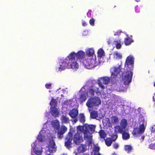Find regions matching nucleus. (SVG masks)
<instances>
[{
  "mask_svg": "<svg viewBox=\"0 0 155 155\" xmlns=\"http://www.w3.org/2000/svg\"><path fill=\"white\" fill-rule=\"evenodd\" d=\"M134 58L132 55L127 57L125 63V71L123 74L122 80L124 85L128 84L131 81L134 68Z\"/></svg>",
  "mask_w": 155,
  "mask_h": 155,
  "instance_id": "obj_1",
  "label": "nucleus"
},
{
  "mask_svg": "<svg viewBox=\"0 0 155 155\" xmlns=\"http://www.w3.org/2000/svg\"><path fill=\"white\" fill-rule=\"evenodd\" d=\"M138 121L140 124L139 127H135L132 132L133 135L135 137H137L143 134L147 125L146 120L144 117L141 114L139 115Z\"/></svg>",
  "mask_w": 155,
  "mask_h": 155,
  "instance_id": "obj_2",
  "label": "nucleus"
},
{
  "mask_svg": "<svg viewBox=\"0 0 155 155\" xmlns=\"http://www.w3.org/2000/svg\"><path fill=\"white\" fill-rule=\"evenodd\" d=\"M101 101L98 97L90 98L86 103V105L89 108L94 106H97L101 104Z\"/></svg>",
  "mask_w": 155,
  "mask_h": 155,
  "instance_id": "obj_3",
  "label": "nucleus"
},
{
  "mask_svg": "<svg viewBox=\"0 0 155 155\" xmlns=\"http://www.w3.org/2000/svg\"><path fill=\"white\" fill-rule=\"evenodd\" d=\"M89 125L85 124L83 127V132L84 134V138L89 141V143H91L92 136H88L87 134L89 132Z\"/></svg>",
  "mask_w": 155,
  "mask_h": 155,
  "instance_id": "obj_4",
  "label": "nucleus"
},
{
  "mask_svg": "<svg viewBox=\"0 0 155 155\" xmlns=\"http://www.w3.org/2000/svg\"><path fill=\"white\" fill-rule=\"evenodd\" d=\"M73 139V134L71 132L68 133L65 138L66 141L64 143L65 146L68 149L71 147V141Z\"/></svg>",
  "mask_w": 155,
  "mask_h": 155,
  "instance_id": "obj_5",
  "label": "nucleus"
},
{
  "mask_svg": "<svg viewBox=\"0 0 155 155\" xmlns=\"http://www.w3.org/2000/svg\"><path fill=\"white\" fill-rule=\"evenodd\" d=\"M68 61V60H67V58L61 60V62L60 63V66L58 67L59 70L63 71L66 68H68V64H70Z\"/></svg>",
  "mask_w": 155,
  "mask_h": 155,
  "instance_id": "obj_6",
  "label": "nucleus"
},
{
  "mask_svg": "<svg viewBox=\"0 0 155 155\" xmlns=\"http://www.w3.org/2000/svg\"><path fill=\"white\" fill-rule=\"evenodd\" d=\"M74 142L76 144L78 145L83 141V138L78 132H77L74 135L73 138Z\"/></svg>",
  "mask_w": 155,
  "mask_h": 155,
  "instance_id": "obj_7",
  "label": "nucleus"
},
{
  "mask_svg": "<svg viewBox=\"0 0 155 155\" xmlns=\"http://www.w3.org/2000/svg\"><path fill=\"white\" fill-rule=\"evenodd\" d=\"M67 128L65 126H62L60 130L58 131L57 134L58 137L61 139L63 137V135L67 131Z\"/></svg>",
  "mask_w": 155,
  "mask_h": 155,
  "instance_id": "obj_8",
  "label": "nucleus"
},
{
  "mask_svg": "<svg viewBox=\"0 0 155 155\" xmlns=\"http://www.w3.org/2000/svg\"><path fill=\"white\" fill-rule=\"evenodd\" d=\"M119 66L118 68L113 67L110 69L111 75L114 77H117L119 74L121 69Z\"/></svg>",
  "mask_w": 155,
  "mask_h": 155,
  "instance_id": "obj_9",
  "label": "nucleus"
},
{
  "mask_svg": "<svg viewBox=\"0 0 155 155\" xmlns=\"http://www.w3.org/2000/svg\"><path fill=\"white\" fill-rule=\"evenodd\" d=\"M88 63H86L85 61V66L88 68H93L94 66V60L91 58H89L88 60Z\"/></svg>",
  "mask_w": 155,
  "mask_h": 155,
  "instance_id": "obj_10",
  "label": "nucleus"
},
{
  "mask_svg": "<svg viewBox=\"0 0 155 155\" xmlns=\"http://www.w3.org/2000/svg\"><path fill=\"white\" fill-rule=\"evenodd\" d=\"M68 114L72 118H76L78 114V110L75 108L73 109L69 112Z\"/></svg>",
  "mask_w": 155,
  "mask_h": 155,
  "instance_id": "obj_11",
  "label": "nucleus"
},
{
  "mask_svg": "<svg viewBox=\"0 0 155 155\" xmlns=\"http://www.w3.org/2000/svg\"><path fill=\"white\" fill-rule=\"evenodd\" d=\"M55 146V144L54 141H52L48 145V150L50 153H53L56 151V147Z\"/></svg>",
  "mask_w": 155,
  "mask_h": 155,
  "instance_id": "obj_12",
  "label": "nucleus"
},
{
  "mask_svg": "<svg viewBox=\"0 0 155 155\" xmlns=\"http://www.w3.org/2000/svg\"><path fill=\"white\" fill-rule=\"evenodd\" d=\"M76 58V53L74 52H72L66 58H67V60L69 61V63H70L72 62L73 60H74Z\"/></svg>",
  "mask_w": 155,
  "mask_h": 155,
  "instance_id": "obj_13",
  "label": "nucleus"
},
{
  "mask_svg": "<svg viewBox=\"0 0 155 155\" xmlns=\"http://www.w3.org/2000/svg\"><path fill=\"white\" fill-rule=\"evenodd\" d=\"M68 68H72L77 70L79 68V65L76 61H73L71 62L70 64H68Z\"/></svg>",
  "mask_w": 155,
  "mask_h": 155,
  "instance_id": "obj_14",
  "label": "nucleus"
},
{
  "mask_svg": "<svg viewBox=\"0 0 155 155\" xmlns=\"http://www.w3.org/2000/svg\"><path fill=\"white\" fill-rule=\"evenodd\" d=\"M87 150L86 146L85 144H81L78 149L77 151L78 153H80L84 152Z\"/></svg>",
  "mask_w": 155,
  "mask_h": 155,
  "instance_id": "obj_15",
  "label": "nucleus"
},
{
  "mask_svg": "<svg viewBox=\"0 0 155 155\" xmlns=\"http://www.w3.org/2000/svg\"><path fill=\"white\" fill-rule=\"evenodd\" d=\"M32 148L33 149V150L34 153L37 155H40L41 154L42 150H38L36 147V145L35 143H33L31 144Z\"/></svg>",
  "mask_w": 155,
  "mask_h": 155,
  "instance_id": "obj_16",
  "label": "nucleus"
},
{
  "mask_svg": "<svg viewBox=\"0 0 155 155\" xmlns=\"http://www.w3.org/2000/svg\"><path fill=\"white\" fill-rule=\"evenodd\" d=\"M76 54L77 61L78 59L82 60L84 58L85 56V53L82 51H79Z\"/></svg>",
  "mask_w": 155,
  "mask_h": 155,
  "instance_id": "obj_17",
  "label": "nucleus"
},
{
  "mask_svg": "<svg viewBox=\"0 0 155 155\" xmlns=\"http://www.w3.org/2000/svg\"><path fill=\"white\" fill-rule=\"evenodd\" d=\"M96 92V93L99 92V88L98 87H95L94 86H92V88L90 89L89 90L88 93H90L91 96H94V93Z\"/></svg>",
  "mask_w": 155,
  "mask_h": 155,
  "instance_id": "obj_18",
  "label": "nucleus"
},
{
  "mask_svg": "<svg viewBox=\"0 0 155 155\" xmlns=\"http://www.w3.org/2000/svg\"><path fill=\"white\" fill-rule=\"evenodd\" d=\"M100 81H101L104 84H107L110 82V79L109 78L107 77L101 78Z\"/></svg>",
  "mask_w": 155,
  "mask_h": 155,
  "instance_id": "obj_19",
  "label": "nucleus"
},
{
  "mask_svg": "<svg viewBox=\"0 0 155 155\" xmlns=\"http://www.w3.org/2000/svg\"><path fill=\"white\" fill-rule=\"evenodd\" d=\"M51 113L52 116L54 117H58L59 114V112L57 109L55 107H53V109L51 110Z\"/></svg>",
  "mask_w": 155,
  "mask_h": 155,
  "instance_id": "obj_20",
  "label": "nucleus"
},
{
  "mask_svg": "<svg viewBox=\"0 0 155 155\" xmlns=\"http://www.w3.org/2000/svg\"><path fill=\"white\" fill-rule=\"evenodd\" d=\"M123 128L117 125L114 127V131L116 134L117 132L122 134L123 132Z\"/></svg>",
  "mask_w": 155,
  "mask_h": 155,
  "instance_id": "obj_21",
  "label": "nucleus"
},
{
  "mask_svg": "<svg viewBox=\"0 0 155 155\" xmlns=\"http://www.w3.org/2000/svg\"><path fill=\"white\" fill-rule=\"evenodd\" d=\"M61 119L62 123H68L70 121L69 118L64 115H62Z\"/></svg>",
  "mask_w": 155,
  "mask_h": 155,
  "instance_id": "obj_22",
  "label": "nucleus"
},
{
  "mask_svg": "<svg viewBox=\"0 0 155 155\" xmlns=\"http://www.w3.org/2000/svg\"><path fill=\"white\" fill-rule=\"evenodd\" d=\"M111 121L112 124H117L119 122V119L116 116H113L111 118Z\"/></svg>",
  "mask_w": 155,
  "mask_h": 155,
  "instance_id": "obj_23",
  "label": "nucleus"
},
{
  "mask_svg": "<svg viewBox=\"0 0 155 155\" xmlns=\"http://www.w3.org/2000/svg\"><path fill=\"white\" fill-rule=\"evenodd\" d=\"M94 52V51L93 48H89L86 51L87 55L89 56H91L93 55Z\"/></svg>",
  "mask_w": 155,
  "mask_h": 155,
  "instance_id": "obj_24",
  "label": "nucleus"
},
{
  "mask_svg": "<svg viewBox=\"0 0 155 155\" xmlns=\"http://www.w3.org/2000/svg\"><path fill=\"white\" fill-rule=\"evenodd\" d=\"M86 96L87 94L86 93H83L81 94L79 100L81 103L83 102L86 100Z\"/></svg>",
  "mask_w": 155,
  "mask_h": 155,
  "instance_id": "obj_25",
  "label": "nucleus"
},
{
  "mask_svg": "<svg viewBox=\"0 0 155 155\" xmlns=\"http://www.w3.org/2000/svg\"><path fill=\"white\" fill-rule=\"evenodd\" d=\"M104 141L105 144L108 147L110 146L113 142L110 137L107 138L106 139H104Z\"/></svg>",
  "mask_w": 155,
  "mask_h": 155,
  "instance_id": "obj_26",
  "label": "nucleus"
},
{
  "mask_svg": "<svg viewBox=\"0 0 155 155\" xmlns=\"http://www.w3.org/2000/svg\"><path fill=\"white\" fill-rule=\"evenodd\" d=\"M133 41V40L129 37L126 38L124 39V43L126 45H130Z\"/></svg>",
  "mask_w": 155,
  "mask_h": 155,
  "instance_id": "obj_27",
  "label": "nucleus"
},
{
  "mask_svg": "<svg viewBox=\"0 0 155 155\" xmlns=\"http://www.w3.org/2000/svg\"><path fill=\"white\" fill-rule=\"evenodd\" d=\"M114 43L115 44L116 47L117 49H119L121 48V41L120 39L117 41H114Z\"/></svg>",
  "mask_w": 155,
  "mask_h": 155,
  "instance_id": "obj_28",
  "label": "nucleus"
},
{
  "mask_svg": "<svg viewBox=\"0 0 155 155\" xmlns=\"http://www.w3.org/2000/svg\"><path fill=\"white\" fill-rule=\"evenodd\" d=\"M90 116L92 118L96 119L98 117L97 112L94 110L92 111L91 113Z\"/></svg>",
  "mask_w": 155,
  "mask_h": 155,
  "instance_id": "obj_29",
  "label": "nucleus"
},
{
  "mask_svg": "<svg viewBox=\"0 0 155 155\" xmlns=\"http://www.w3.org/2000/svg\"><path fill=\"white\" fill-rule=\"evenodd\" d=\"M105 53L104 51L102 49H100L97 52V56L100 58H102L103 56L105 55Z\"/></svg>",
  "mask_w": 155,
  "mask_h": 155,
  "instance_id": "obj_30",
  "label": "nucleus"
},
{
  "mask_svg": "<svg viewBox=\"0 0 155 155\" xmlns=\"http://www.w3.org/2000/svg\"><path fill=\"white\" fill-rule=\"evenodd\" d=\"M114 58L118 59H121L122 58V55L117 51H115L113 53Z\"/></svg>",
  "mask_w": 155,
  "mask_h": 155,
  "instance_id": "obj_31",
  "label": "nucleus"
},
{
  "mask_svg": "<svg viewBox=\"0 0 155 155\" xmlns=\"http://www.w3.org/2000/svg\"><path fill=\"white\" fill-rule=\"evenodd\" d=\"M132 147L130 145H125L124 146V150L128 153L131 152Z\"/></svg>",
  "mask_w": 155,
  "mask_h": 155,
  "instance_id": "obj_32",
  "label": "nucleus"
},
{
  "mask_svg": "<svg viewBox=\"0 0 155 155\" xmlns=\"http://www.w3.org/2000/svg\"><path fill=\"white\" fill-rule=\"evenodd\" d=\"M79 120L82 123H84L85 122V117L84 114H80L79 117Z\"/></svg>",
  "mask_w": 155,
  "mask_h": 155,
  "instance_id": "obj_33",
  "label": "nucleus"
},
{
  "mask_svg": "<svg viewBox=\"0 0 155 155\" xmlns=\"http://www.w3.org/2000/svg\"><path fill=\"white\" fill-rule=\"evenodd\" d=\"M50 104L51 107H55L57 105V101L55 99H54L53 98L51 99L50 102Z\"/></svg>",
  "mask_w": 155,
  "mask_h": 155,
  "instance_id": "obj_34",
  "label": "nucleus"
},
{
  "mask_svg": "<svg viewBox=\"0 0 155 155\" xmlns=\"http://www.w3.org/2000/svg\"><path fill=\"white\" fill-rule=\"evenodd\" d=\"M122 138L124 140H127L130 138V135L128 133L126 132H123L122 133Z\"/></svg>",
  "mask_w": 155,
  "mask_h": 155,
  "instance_id": "obj_35",
  "label": "nucleus"
},
{
  "mask_svg": "<svg viewBox=\"0 0 155 155\" xmlns=\"http://www.w3.org/2000/svg\"><path fill=\"white\" fill-rule=\"evenodd\" d=\"M127 124V121L125 119L122 120L120 123V125L123 128H125L126 127Z\"/></svg>",
  "mask_w": 155,
  "mask_h": 155,
  "instance_id": "obj_36",
  "label": "nucleus"
},
{
  "mask_svg": "<svg viewBox=\"0 0 155 155\" xmlns=\"http://www.w3.org/2000/svg\"><path fill=\"white\" fill-rule=\"evenodd\" d=\"M100 136L101 138L104 139L106 137V135L104 130H101L99 132Z\"/></svg>",
  "mask_w": 155,
  "mask_h": 155,
  "instance_id": "obj_37",
  "label": "nucleus"
},
{
  "mask_svg": "<svg viewBox=\"0 0 155 155\" xmlns=\"http://www.w3.org/2000/svg\"><path fill=\"white\" fill-rule=\"evenodd\" d=\"M59 121L58 120H53L51 122V124L54 127H57L59 125Z\"/></svg>",
  "mask_w": 155,
  "mask_h": 155,
  "instance_id": "obj_38",
  "label": "nucleus"
},
{
  "mask_svg": "<svg viewBox=\"0 0 155 155\" xmlns=\"http://www.w3.org/2000/svg\"><path fill=\"white\" fill-rule=\"evenodd\" d=\"M111 139L112 141H115L117 138V134H113L111 136Z\"/></svg>",
  "mask_w": 155,
  "mask_h": 155,
  "instance_id": "obj_39",
  "label": "nucleus"
},
{
  "mask_svg": "<svg viewBox=\"0 0 155 155\" xmlns=\"http://www.w3.org/2000/svg\"><path fill=\"white\" fill-rule=\"evenodd\" d=\"M89 131L93 132L95 130V127L93 125H89Z\"/></svg>",
  "mask_w": 155,
  "mask_h": 155,
  "instance_id": "obj_40",
  "label": "nucleus"
},
{
  "mask_svg": "<svg viewBox=\"0 0 155 155\" xmlns=\"http://www.w3.org/2000/svg\"><path fill=\"white\" fill-rule=\"evenodd\" d=\"M95 20L94 18H91V19L89 21V23L92 26H93L94 25V22H95Z\"/></svg>",
  "mask_w": 155,
  "mask_h": 155,
  "instance_id": "obj_41",
  "label": "nucleus"
},
{
  "mask_svg": "<svg viewBox=\"0 0 155 155\" xmlns=\"http://www.w3.org/2000/svg\"><path fill=\"white\" fill-rule=\"evenodd\" d=\"M102 84L103 83L101 82V81H98V84L99 86L101 88L102 90H104L105 88V87Z\"/></svg>",
  "mask_w": 155,
  "mask_h": 155,
  "instance_id": "obj_42",
  "label": "nucleus"
},
{
  "mask_svg": "<svg viewBox=\"0 0 155 155\" xmlns=\"http://www.w3.org/2000/svg\"><path fill=\"white\" fill-rule=\"evenodd\" d=\"M149 147L150 149L155 150V143L154 144L151 143L149 145Z\"/></svg>",
  "mask_w": 155,
  "mask_h": 155,
  "instance_id": "obj_43",
  "label": "nucleus"
},
{
  "mask_svg": "<svg viewBox=\"0 0 155 155\" xmlns=\"http://www.w3.org/2000/svg\"><path fill=\"white\" fill-rule=\"evenodd\" d=\"M37 138L38 140L40 142H42L43 141V137L41 135L38 136Z\"/></svg>",
  "mask_w": 155,
  "mask_h": 155,
  "instance_id": "obj_44",
  "label": "nucleus"
},
{
  "mask_svg": "<svg viewBox=\"0 0 155 155\" xmlns=\"http://www.w3.org/2000/svg\"><path fill=\"white\" fill-rule=\"evenodd\" d=\"M83 127H82L81 125L78 126L77 127V130L78 131H79L80 132H82V130H83Z\"/></svg>",
  "mask_w": 155,
  "mask_h": 155,
  "instance_id": "obj_45",
  "label": "nucleus"
},
{
  "mask_svg": "<svg viewBox=\"0 0 155 155\" xmlns=\"http://www.w3.org/2000/svg\"><path fill=\"white\" fill-rule=\"evenodd\" d=\"M89 58H87V59H83V60L81 61L83 63V64L85 66V61L86 62V63H88V62H89L88 61V59H89Z\"/></svg>",
  "mask_w": 155,
  "mask_h": 155,
  "instance_id": "obj_46",
  "label": "nucleus"
},
{
  "mask_svg": "<svg viewBox=\"0 0 155 155\" xmlns=\"http://www.w3.org/2000/svg\"><path fill=\"white\" fill-rule=\"evenodd\" d=\"M51 85V84L50 83L47 84H45V87L47 89H49L50 88Z\"/></svg>",
  "mask_w": 155,
  "mask_h": 155,
  "instance_id": "obj_47",
  "label": "nucleus"
},
{
  "mask_svg": "<svg viewBox=\"0 0 155 155\" xmlns=\"http://www.w3.org/2000/svg\"><path fill=\"white\" fill-rule=\"evenodd\" d=\"M113 146L114 148L116 149L118 147L119 145L117 143H114L113 144Z\"/></svg>",
  "mask_w": 155,
  "mask_h": 155,
  "instance_id": "obj_48",
  "label": "nucleus"
},
{
  "mask_svg": "<svg viewBox=\"0 0 155 155\" xmlns=\"http://www.w3.org/2000/svg\"><path fill=\"white\" fill-rule=\"evenodd\" d=\"M135 10L137 13H138L140 12V9L137 6L135 7Z\"/></svg>",
  "mask_w": 155,
  "mask_h": 155,
  "instance_id": "obj_49",
  "label": "nucleus"
},
{
  "mask_svg": "<svg viewBox=\"0 0 155 155\" xmlns=\"http://www.w3.org/2000/svg\"><path fill=\"white\" fill-rule=\"evenodd\" d=\"M151 132L152 133L155 134V126H154L152 127Z\"/></svg>",
  "mask_w": 155,
  "mask_h": 155,
  "instance_id": "obj_50",
  "label": "nucleus"
},
{
  "mask_svg": "<svg viewBox=\"0 0 155 155\" xmlns=\"http://www.w3.org/2000/svg\"><path fill=\"white\" fill-rule=\"evenodd\" d=\"M87 25V24L86 22L84 21H82V25L83 26H85Z\"/></svg>",
  "mask_w": 155,
  "mask_h": 155,
  "instance_id": "obj_51",
  "label": "nucleus"
},
{
  "mask_svg": "<svg viewBox=\"0 0 155 155\" xmlns=\"http://www.w3.org/2000/svg\"><path fill=\"white\" fill-rule=\"evenodd\" d=\"M99 150V149L98 147H96L94 148V151L96 152H98Z\"/></svg>",
  "mask_w": 155,
  "mask_h": 155,
  "instance_id": "obj_52",
  "label": "nucleus"
},
{
  "mask_svg": "<svg viewBox=\"0 0 155 155\" xmlns=\"http://www.w3.org/2000/svg\"><path fill=\"white\" fill-rule=\"evenodd\" d=\"M120 34V32H117L114 34V35H119Z\"/></svg>",
  "mask_w": 155,
  "mask_h": 155,
  "instance_id": "obj_53",
  "label": "nucleus"
},
{
  "mask_svg": "<svg viewBox=\"0 0 155 155\" xmlns=\"http://www.w3.org/2000/svg\"><path fill=\"white\" fill-rule=\"evenodd\" d=\"M78 119H77V118H76L74 119L73 120V122H74V123H76V122H77V121H78Z\"/></svg>",
  "mask_w": 155,
  "mask_h": 155,
  "instance_id": "obj_54",
  "label": "nucleus"
},
{
  "mask_svg": "<svg viewBox=\"0 0 155 155\" xmlns=\"http://www.w3.org/2000/svg\"><path fill=\"white\" fill-rule=\"evenodd\" d=\"M154 95L153 97V100L154 101H155V93L154 94Z\"/></svg>",
  "mask_w": 155,
  "mask_h": 155,
  "instance_id": "obj_55",
  "label": "nucleus"
},
{
  "mask_svg": "<svg viewBox=\"0 0 155 155\" xmlns=\"http://www.w3.org/2000/svg\"><path fill=\"white\" fill-rule=\"evenodd\" d=\"M94 155H101L100 153H98L97 154H95Z\"/></svg>",
  "mask_w": 155,
  "mask_h": 155,
  "instance_id": "obj_56",
  "label": "nucleus"
},
{
  "mask_svg": "<svg viewBox=\"0 0 155 155\" xmlns=\"http://www.w3.org/2000/svg\"><path fill=\"white\" fill-rule=\"evenodd\" d=\"M136 2H138L140 1V0H135Z\"/></svg>",
  "mask_w": 155,
  "mask_h": 155,
  "instance_id": "obj_57",
  "label": "nucleus"
},
{
  "mask_svg": "<svg viewBox=\"0 0 155 155\" xmlns=\"http://www.w3.org/2000/svg\"><path fill=\"white\" fill-rule=\"evenodd\" d=\"M112 155H116V154L115 153H114L112 154Z\"/></svg>",
  "mask_w": 155,
  "mask_h": 155,
  "instance_id": "obj_58",
  "label": "nucleus"
},
{
  "mask_svg": "<svg viewBox=\"0 0 155 155\" xmlns=\"http://www.w3.org/2000/svg\"><path fill=\"white\" fill-rule=\"evenodd\" d=\"M142 138H143V139L144 138V136H142Z\"/></svg>",
  "mask_w": 155,
  "mask_h": 155,
  "instance_id": "obj_59",
  "label": "nucleus"
},
{
  "mask_svg": "<svg viewBox=\"0 0 155 155\" xmlns=\"http://www.w3.org/2000/svg\"><path fill=\"white\" fill-rule=\"evenodd\" d=\"M153 85L154 87H155V82L154 83Z\"/></svg>",
  "mask_w": 155,
  "mask_h": 155,
  "instance_id": "obj_60",
  "label": "nucleus"
},
{
  "mask_svg": "<svg viewBox=\"0 0 155 155\" xmlns=\"http://www.w3.org/2000/svg\"><path fill=\"white\" fill-rule=\"evenodd\" d=\"M48 155H51V154L50 153H49V154H48Z\"/></svg>",
  "mask_w": 155,
  "mask_h": 155,
  "instance_id": "obj_61",
  "label": "nucleus"
},
{
  "mask_svg": "<svg viewBox=\"0 0 155 155\" xmlns=\"http://www.w3.org/2000/svg\"><path fill=\"white\" fill-rule=\"evenodd\" d=\"M108 44H110L109 42V41L108 42Z\"/></svg>",
  "mask_w": 155,
  "mask_h": 155,
  "instance_id": "obj_62",
  "label": "nucleus"
},
{
  "mask_svg": "<svg viewBox=\"0 0 155 155\" xmlns=\"http://www.w3.org/2000/svg\"><path fill=\"white\" fill-rule=\"evenodd\" d=\"M88 13H89V12H88L87 13V15H88Z\"/></svg>",
  "mask_w": 155,
  "mask_h": 155,
  "instance_id": "obj_63",
  "label": "nucleus"
}]
</instances>
